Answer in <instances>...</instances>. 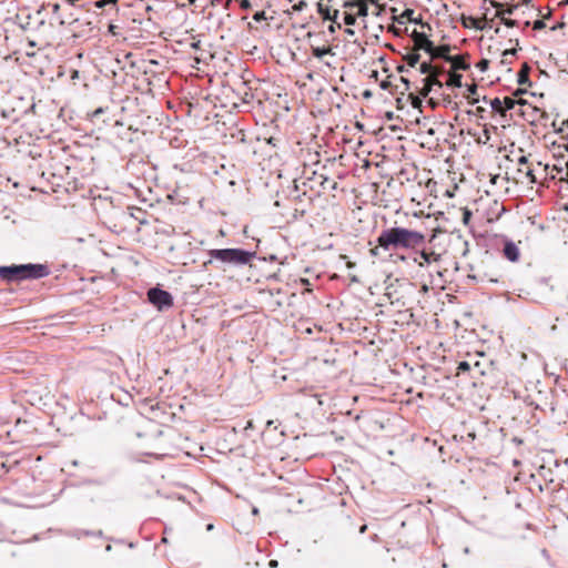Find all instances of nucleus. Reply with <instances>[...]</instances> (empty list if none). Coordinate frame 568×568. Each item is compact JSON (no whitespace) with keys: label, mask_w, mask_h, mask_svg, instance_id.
Returning a JSON list of instances; mask_svg holds the SVG:
<instances>
[{"label":"nucleus","mask_w":568,"mask_h":568,"mask_svg":"<svg viewBox=\"0 0 568 568\" xmlns=\"http://www.w3.org/2000/svg\"><path fill=\"white\" fill-rule=\"evenodd\" d=\"M404 59L409 67H415L418 63L420 55L417 52H412L406 54Z\"/></svg>","instance_id":"nucleus-16"},{"label":"nucleus","mask_w":568,"mask_h":568,"mask_svg":"<svg viewBox=\"0 0 568 568\" xmlns=\"http://www.w3.org/2000/svg\"><path fill=\"white\" fill-rule=\"evenodd\" d=\"M504 255L507 260H509L510 262H517L519 260V248L518 246L511 242V241H507L504 245Z\"/></svg>","instance_id":"nucleus-8"},{"label":"nucleus","mask_w":568,"mask_h":568,"mask_svg":"<svg viewBox=\"0 0 568 568\" xmlns=\"http://www.w3.org/2000/svg\"><path fill=\"white\" fill-rule=\"evenodd\" d=\"M317 12L321 14L323 20H329L334 23H336V20L338 19V10H334L331 12L328 7H325L322 2L317 3Z\"/></svg>","instance_id":"nucleus-10"},{"label":"nucleus","mask_w":568,"mask_h":568,"mask_svg":"<svg viewBox=\"0 0 568 568\" xmlns=\"http://www.w3.org/2000/svg\"><path fill=\"white\" fill-rule=\"evenodd\" d=\"M200 42L192 43L193 48H197Z\"/></svg>","instance_id":"nucleus-46"},{"label":"nucleus","mask_w":568,"mask_h":568,"mask_svg":"<svg viewBox=\"0 0 568 568\" xmlns=\"http://www.w3.org/2000/svg\"><path fill=\"white\" fill-rule=\"evenodd\" d=\"M470 365L467 362H460L457 367L458 372L468 371Z\"/></svg>","instance_id":"nucleus-32"},{"label":"nucleus","mask_w":568,"mask_h":568,"mask_svg":"<svg viewBox=\"0 0 568 568\" xmlns=\"http://www.w3.org/2000/svg\"><path fill=\"white\" fill-rule=\"evenodd\" d=\"M79 0H67V2L71 6H74Z\"/></svg>","instance_id":"nucleus-41"},{"label":"nucleus","mask_w":568,"mask_h":568,"mask_svg":"<svg viewBox=\"0 0 568 568\" xmlns=\"http://www.w3.org/2000/svg\"><path fill=\"white\" fill-rule=\"evenodd\" d=\"M517 53V50L516 49H507L503 52V63H506L507 62V57L508 54H511V55H515Z\"/></svg>","instance_id":"nucleus-28"},{"label":"nucleus","mask_w":568,"mask_h":568,"mask_svg":"<svg viewBox=\"0 0 568 568\" xmlns=\"http://www.w3.org/2000/svg\"><path fill=\"white\" fill-rule=\"evenodd\" d=\"M413 41L416 50H424L427 53L434 51V43L427 38L424 32L414 31L412 33Z\"/></svg>","instance_id":"nucleus-7"},{"label":"nucleus","mask_w":568,"mask_h":568,"mask_svg":"<svg viewBox=\"0 0 568 568\" xmlns=\"http://www.w3.org/2000/svg\"><path fill=\"white\" fill-rule=\"evenodd\" d=\"M344 23L346 26H354L356 23V16L355 14H352V13H348L346 12L344 14Z\"/></svg>","instance_id":"nucleus-22"},{"label":"nucleus","mask_w":568,"mask_h":568,"mask_svg":"<svg viewBox=\"0 0 568 568\" xmlns=\"http://www.w3.org/2000/svg\"><path fill=\"white\" fill-rule=\"evenodd\" d=\"M468 90H469V92H470L471 94H475V93H476L477 88H476V85H471V87H469V89H468Z\"/></svg>","instance_id":"nucleus-39"},{"label":"nucleus","mask_w":568,"mask_h":568,"mask_svg":"<svg viewBox=\"0 0 568 568\" xmlns=\"http://www.w3.org/2000/svg\"><path fill=\"white\" fill-rule=\"evenodd\" d=\"M268 565L272 568L277 567V561L276 560H271Z\"/></svg>","instance_id":"nucleus-40"},{"label":"nucleus","mask_w":568,"mask_h":568,"mask_svg":"<svg viewBox=\"0 0 568 568\" xmlns=\"http://www.w3.org/2000/svg\"><path fill=\"white\" fill-rule=\"evenodd\" d=\"M331 48H320V47H316V48H313L312 49V53L314 57L318 58V59H322L324 55L331 53Z\"/></svg>","instance_id":"nucleus-17"},{"label":"nucleus","mask_w":568,"mask_h":568,"mask_svg":"<svg viewBox=\"0 0 568 568\" xmlns=\"http://www.w3.org/2000/svg\"><path fill=\"white\" fill-rule=\"evenodd\" d=\"M566 123L568 124V120L566 121Z\"/></svg>","instance_id":"nucleus-51"},{"label":"nucleus","mask_w":568,"mask_h":568,"mask_svg":"<svg viewBox=\"0 0 568 568\" xmlns=\"http://www.w3.org/2000/svg\"><path fill=\"white\" fill-rule=\"evenodd\" d=\"M59 8H60V7H59V4H54V6H53V10H54V11H58V10H59Z\"/></svg>","instance_id":"nucleus-45"},{"label":"nucleus","mask_w":568,"mask_h":568,"mask_svg":"<svg viewBox=\"0 0 568 568\" xmlns=\"http://www.w3.org/2000/svg\"><path fill=\"white\" fill-rule=\"evenodd\" d=\"M447 85L460 88L462 87V75L458 73H450L448 81H447Z\"/></svg>","instance_id":"nucleus-15"},{"label":"nucleus","mask_w":568,"mask_h":568,"mask_svg":"<svg viewBox=\"0 0 568 568\" xmlns=\"http://www.w3.org/2000/svg\"><path fill=\"white\" fill-rule=\"evenodd\" d=\"M346 2H359V0H347Z\"/></svg>","instance_id":"nucleus-48"},{"label":"nucleus","mask_w":568,"mask_h":568,"mask_svg":"<svg viewBox=\"0 0 568 568\" xmlns=\"http://www.w3.org/2000/svg\"><path fill=\"white\" fill-rule=\"evenodd\" d=\"M255 255V252L242 248H214L209 251L210 260L206 264L217 262L222 265L242 266L248 264Z\"/></svg>","instance_id":"nucleus-2"},{"label":"nucleus","mask_w":568,"mask_h":568,"mask_svg":"<svg viewBox=\"0 0 568 568\" xmlns=\"http://www.w3.org/2000/svg\"><path fill=\"white\" fill-rule=\"evenodd\" d=\"M516 8H517V6H513L504 11H497L496 17L500 18V17H505V14H513Z\"/></svg>","instance_id":"nucleus-25"},{"label":"nucleus","mask_w":568,"mask_h":568,"mask_svg":"<svg viewBox=\"0 0 568 568\" xmlns=\"http://www.w3.org/2000/svg\"><path fill=\"white\" fill-rule=\"evenodd\" d=\"M489 67V61L487 59H481L477 64L476 68L479 69V71L485 72L487 71Z\"/></svg>","instance_id":"nucleus-23"},{"label":"nucleus","mask_w":568,"mask_h":568,"mask_svg":"<svg viewBox=\"0 0 568 568\" xmlns=\"http://www.w3.org/2000/svg\"><path fill=\"white\" fill-rule=\"evenodd\" d=\"M343 7L347 8V9L357 7L358 8V11H357L358 17H366L368 14V7L362 0H359V2H344Z\"/></svg>","instance_id":"nucleus-11"},{"label":"nucleus","mask_w":568,"mask_h":568,"mask_svg":"<svg viewBox=\"0 0 568 568\" xmlns=\"http://www.w3.org/2000/svg\"><path fill=\"white\" fill-rule=\"evenodd\" d=\"M145 454L149 456L160 457V456H165L168 454V452H166L165 447H158L155 450H150V452H146Z\"/></svg>","instance_id":"nucleus-21"},{"label":"nucleus","mask_w":568,"mask_h":568,"mask_svg":"<svg viewBox=\"0 0 568 568\" xmlns=\"http://www.w3.org/2000/svg\"><path fill=\"white\" fill-rule=\"evenodd\" d=\"M501 23L508 28H514L517 26V21L513 19H508L505 17H500Z\"/></svg>","instance_id":"nucleus-24"},{"label":"nucleus","mask_w":568,"mask_h":568,"mask_svg":"<svg viewBox=\"0 0 568 568\" xmlns=\"http://www.w3.org/2000/svg\"><path fill=\"white\" fill-rule=\"evenodd\" d=\"M566 3H568V0H565Z\"/></svg>","instance_id":"nucleus-50"},{"label":"nucleus","mask_w":568,"mask_h":568,"mask_svg":"<svg viewBox=\"0 0 568 568\" xmlns=\"http://www.w3.org/2000/svg\"><path fill=\"white\" fill-rule=\"evenodd\" d=\"M529 71L530 67L527 63H524L521 69L518 72L517 82L519 84H527L529 83Z\"/></svg>","instance_id":"nucleus-14"},{"label":"nucleus","mask_w":568,"mask_h":568,"mask_svg":"<svg viewBox=\"0 0 568 568\" xmlns=\"http://www.w3.org/2000/svg\"><path fill=\"white\" fill-rule=\"evenodd\" d=\"M365 530H366V525H364V526H362V527H361L359 532H361V534H364V532H365Z\"/></svg>","instance_id":"nucleus-43"},{"label":"nucleus","mask_w":568,"mask_h":568,"mask_svg":"<svg viewBox=\"0 0 568 568\" xmlns=\"http://www.w3.org/2000/svg\"><path fill=\"white\" fill-rule=\"evenodd\" d=\"M412 22H414V23H418V22H419V20H418V19H414V18H413Z\"/></svg>","instance_id":"nucleus-47"},{"label":"nucleus","mask_w":568,"mask_h":568,"mask_svg":"<svg viewBox=\"0 0 568 568\" xmlns=\"http://www.w3.org/2000/svg\"><path fill=\"white\" fill-rule=\"evenodd\" d=\"M519 172H524L525 175L528 178L529 182L530 183H535L536 182V178L534 175V171L531 168L527 166V165H524V169L523 166L518 169Z\"/></svg>","instance_id":"nucleus-19"},{"label":"nucleus","mask_w":568,"mask_h":568,"mask_svg":"<svg viewBox=\"0 0 568 568\" xmlns=\"http://www.w3.org/2000/svg\"><path fill=\"white\" fill-rule=\"evenodd\" d=\"M413 14H414V10L413 9H406L403 14H402V18H407L409 21L413 20Z\"/></svg>","instance_id":"nucleus-29"},{"label":"nucleus","mask_w":568,"mask_h":568,"mask_svg":"<svg viewBox=\"0 0 568 568\" xmlns=\"http://www.w3.org/2000/svg\"><path fill=\"white\" fill-rule=\"evenodd\" d=\"M342 26L339 22L336 21V23L332 22L331 26H328V32L334 33L337 29H341Z\"/></svg>","instance_id":"nucleus-30"},{"label":"nucleus","mask_w":568,"mask_h":568,"mask_svg":"<svg viewBox=\"0 0 568 568\" xmlns=\"http://www.w3.org/2000/svg\"><path fill=\"white\" fill-rule=\"evenodd\" d=\"M190 3H194L196 0H187Z\"/></svg>","instance_id":"nucleus-49"},{"label":"nucleus","mask_w":568,"mask_h":568,"mask_svg":"<svg viewBox=\"0 0 568 568\" xmlns=\"http://www.w3.org/2000/svg\"><path fill=\"white\" fill-rule=\"evenodd\" d=\"M419 71L422 74H428V77L424 79L425 85L422 91V94L424 97H426L429 93L433 85L442 87V83L437 79V72L429 62H423L419 67Z\"/></svg>","instance_id":"nucleus-5"},{"label":"nucleus","mask_w":568,"mask_h":568,"mask_svg":"<svg viewBox=\"0 0 568 568\" xmlns=\"http://www.w3.org/2000/svg\"><path fill=\"white\" fill-rule=\"evenodd\" d=\"M148 300L159 311L168 310L173 305L172 295L159 287H152L148 291Z\"/></svg>","instance_id":"nucleus-4"},{"label":"nucleus","mask_w":568,"mask_h":568,"mask_svg":"<svg viewBox=\"0 0 568 568\" xmlns=\"http://www.w3.org/2000/svg\"><path fill=\"white\" fill-rule=\"evenodd\" d=\"M463 26L465 28H473L476 30H484L486 27V18L478 19L475 17H463Z\"/></svg>","instance_id":"nucleus-9"},{"label":"nucleus","mask_w":568,"mask_h":568,"mask_svg":"<svg viewBox=\"0 0 568 568\" xmlns=\"http://www.w3.org/2000/svg\"><path fill=\"white\" fill-rule=\"evenodd\" d=\"M447 61L452 62V67L454 70H466L468 68V64L466 63L465 59L460 55L448 57Z\"/></svg>","instance_id":"nucleus-12"},{"label":"nucleus","mask_w":568,"mask_h":568,"mask_svg":"<svg viewBox=\"0 0 568 568\" xmlns=\"http://www.w3.org/2000/svg\"><path fill=\"white\" fill-rule=\"evenodd\" d=\"M527 163H528V159H527V156L521 155V156L518 159V165H519V168H521V166H524V165H527Z\"/></svg>","instance_id":"nucleus-33"},{"label":"nucleus","mask_w":568,"mask_h":568,"mask_svg":"<svg viewBox=\"0 0 568 568\" xmlns=\"http://www.w3.org/2000/svg\"><path fill=\"white\" fill-rule=\"evenodd\" d=\"M503 102V105H504V112L507 111V110H511L515 108V105L517 104V101L513 98H509V97H506L501 100Z\"/></svg>","instance_id":"nucleus-20"},{"label":"nucleus","mask_w":568,"mask_h":568,"mask_svg":"<svg viewBox=\"0 0 568 568\" xmlns=\"http://www.w3.org/2000/svg\"><path fill=\"white\" fill-rule=\"evenodd\" d=\"M48 274L49 271L47 266L42 264L0 266V277L8 282L14 280L42 278Z\"/></svg>","instance_id":"nucleus-3"},{"label":"nucleus","mask_w":568,"mask_h":568,"mask_svg":"<svg viewBox=\"0 0 568 568\" xmlns=\"http://www.w3.org/2000/svg\"><path fill=\"white\" fill-rule=\"evenodd\" d=\"M490 106L495 112H499L500 114H504V105L499 98H495L490 101Z\"/></svg>","instance_id":"nucleus-18"},{"label":"nucleus","mask_w":568,"mask_h":568,"mask_svg":"<svg viewBox=\"0 0 568 568\" xmlns=\"http://www.w3.org/2000/svg\"><path fill=\"white\" fill-rule=\"evenodd\" d=\"M470 215H471V213H470L468 210H466V211L464 212V222H465V223H467V222H468V220H469Z\"/></svg>","instance_id":"nucleus-37"},{"label":"nucleus","mask_w":568,"mask_h":568,"mask_svg":"<svg viewBox=\"0 0 568 568\" xmlns=\"http://www.w3.org/2000/svg\"><path fill=\"white\" fill-rule=\"evenodd\" d=\"M241 7L246 9L251 7V3L248 0H241Z\"/></svg>","instance_id":"nucleus-36"},{"label":"nucleus","mask_w":568,"mask_h":568,"mask_svg":"<svg viewBox=\"0 0 568 568\" xmlns=\"http://www.w3.org/2000/svg\"><path fill=\"white\" fill-rule=\"evenodd\" d=\"M307 7V2L304 0L298 1L296 4L293 6V10L295 11H302Z\"/></svg>","instance_id":"nucleus-27"},{"label":"nucleus","mask_w":568,"mask_h":568,"mask_svg":"<svg viewBox=\"0 0 568 568\" xmlns=\"http://www.w3.org/2000/svg\"><path fill=\"white\" fill-rule=\"evenodd\" d=\"M347 36L353 37L355 34L354 30L351 28L345 29L344 31Z\"/></svg>","instance_id":"nucleus-38"},{"label":"nucleus","mask_w":568,"mask_h":568,"mask_svg":"<svg viewBox=\"0 0 568 568\" xmlns=\"http://www.w3.org/2000/svg\"><path fill=\"white\" fill-rule=\"evenodd\" d=\"M346 265L348 268H353L355 266V263L348 261Z\"/></svg>","instance_id":"nucleus-42"},{"label":"nucleus","mask_w":568,"mask_h":568,"mask_svg":"<svg viewBox=\"0 0 568 568\" xmlns=\"http://www.w3.org/2000/svg\"><path fill=\"white\" fill-rule=\"evenodd\" d=\"M545 26H546V24H545V22H544L542 20H536V21L534 22L532 28H534L535 30H540V29H544V28H545Z\"/></svg>","instance_id":"nucleus-31"},{"label":"nucleus","mask_w":568,"mask_h":568,"mask_svg":"<svg viewBox=\"0 0 568 568\" xmlns=\"http://www.w3.org/2000/svg\"><path fill=\"white\" fill-rule=\"evenodd\" d=\"M440 254L427 248H423L416 252V255L413 258L414 263L417 264L419 267H427L433 264H437L440 262Z\"/></svg>","instance_id":"nucleus-6"},{"label":"nucleus","mask_w":568,"mask_h":568,"mask_svg":"<svg viewBox=\"0 0 568 568\" xmlns=\"http://www.w3.org/2000/svg\"><path fill=\"white\" fill-rule=\"evenodd\" d=\"M116 1H118V0H99V1H97V2H95V4H94V6H95L97 8H103L105 4H109V3H111V4H115V3H116Z\"/></svg>","instance_id":"nucleus-26"},{"label":"nucleus","mask_w":568,"mask_h":568,"mask_svg":"<svg viewBox=\"0 0 568 568\" xmlns=\"http://www.w3.org/2000/svg\"><path fill=\"white\" fill-rule=\"evenodd\" d=\"M448 52H449L448 45H440L437 48L434 45V51H430L428 53L430 54L432 59L444 58L445 60H447V58L449 57Z\"/></svg>","instance_id":"nucleus-13"},{"label":"nucleus","mask_w":568,"mask_h":568,"mask_svg":"<svg viewBox=\"0 0 568 568\" xmlns=\"http://www.w3.org/2000/svg\"><path fill=\"white\" fill-rule=\"evenodd\" d=\"M424 242L422 232L399 226L386 229L377 237V244L385 251L415 250Z\"/></svg>","instance_id":"nucleus-1"},{"label":"nucleus","mask_w":568,"mask_h":568,"mask_svg":"<svg viewBox=\"0 0 568 568\" xmlns=\"http://www.w3.org/2000/svg\"><path fill=\"white\" fill-rule=\"evenodd\" d=\"M379 245L377 247H374L372 248L369 252H371V255L372 256H377L379 254Z\"/></svg>","instance_id":"nucleus-35"},{"label":"nucleus","mask_w":568,"mask_h":568,"mask_svg":"<svg viewBox=\"0 0 568 568\" xmlns=\"http://www.w3.org/2000/svg\"><path fill=\"white\" fill-rule=\"evenodd\" d=\"M263 18H264V12H263V11H261V12H256V13L254 14V20H256V21H260V20H261V19H263Z\"/></svg>","instance_id":"nucleus-34"},{"label":"nucleus","mask_w":568,"mask_h":568,"mask_svg":"<svg viewBox=\"0 0 568 568\" xmlns=\"http://www.w3.org/2000/svg\"><path fill=\"white\" fill-rule=\"evenodd\" d=\"M206 529H207V530H212V529H213V525H212V524H209V525L206 526Z\"/></svg>","instance_id":"nucleus-44"}]
</instances>
